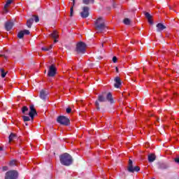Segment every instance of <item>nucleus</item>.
<instances>
[{
	"label": "nucleus",
	"instance_id": "obj_14",
	"mask_svg": "<svg viewBox=\"0 0 179 179\" xmlns=\"http://www.w3.org/2000/svg\"><path fill=\"white\" fill-rule=\"evenodd\" d=\"M169 167H170V166L166 163H158L157 164V168L159 169V170H167Z\"/></svg>",
	"mask_w": 179,
	"mask_h": 179
},
{
	"label": "nucleus",
	"instance_id": "obj_21",
	"mask_svg": "<svg viewBox=\"0 0 179 179\" xmlns=\"http://www.w3.org/2000/svg\"><path fill=\"white\" fill-rule=\"evenodd\" d=\"M16 135L13 133H11L8 137V142L10 143L13 139H15Z\"/></svg>",
	"mask_w": 179,
	"mask_h": 179
},
{
	"label": "nucleus",
	"instance_id": "obj_1",
	"mask_svg": "<svg viewBox=\"0 0 179 179\" xmlns=\"http://www.w3.org/2000/svg\"><path fill=\"white\" fill-rule=\"evenodd\" d=\"M106 101H109L110 104H114V99L111 92L107 93L104 92L98 95V99L95 101V107L97 111H100V103H106Z\"/></svg>",
	"mask_w": 179,
	"mask_h": 179
},
{
	"label": "nucleus",
	"instance_id": "obj_11",
	"mask_svg": "<svg viewBox=\"0 0 179 179\" xmlns=\"http://www.w3.org/2000/svg\"><path fill=\"white\" fill-rule=\"evenodd\" d=\"M89 9L90 8L87 6L83 7V11L80 13L83 19H86V17H89Z\"/></svg>",
	"mask_w": 179,
	"mask_h": 179
},
{
	"label": "nucleus",
	"instance_id": "obj_39",
	"mask_svg": "<svg viewBox=\"0 0 179 179\" xmlns=\"http://www.w3.org/2000/svg\"><path fill=\"white\" fill-rule=\"evenodd\" d=\"M25 125L27 127L29 125V124L27 123V122H24Z\"/></svg>",
	"mask_w": 179,
	"mask_h": 179
},
{
	"label": "nucleus",
	"instance_id": "obj_17",
	"mask_svg": "<svg viewBox=\"0 0 179 179\" xmlns=\"http://www.w3.org/2000/svg\"><path fill=\"white\" fill-rule=\"evenodd\" d=\"M144 15L146 19H148V23H150V24H153V21L152 20V15H150V13L148 12H144Z\"/></svg>",
	"mask_w": 179,
	"mask_h": 179
},
{
	"label": "nucleus",
	"instance_id": "obj_19",
	"mask_svg": "<svg viewBox=\"0 0 179 179\" xmlns=\"http://www.w3.org/2000/svg\"><path fill=\"white\" fill-rule=\"evenodd\" d=\"M156 160V155L155 154H150L148 155L149 163H153Z\"/></svg>",
	"mask_w": 179,
	"mask_h": 179
},
{
	"label": "nucleus",
	"instance_id": "obj_8",
	"mask_svg": "<svg viewBox=\"0 0 179 179\" xmlns=\"http://www.w3.org/2000/svg\"><path fill=\"white\" fill-rule=\"evenodd\" d=\"M17 177H19V173L17 171L13 170L6 173L4 179H17Z\"/></svg>",
	"mask_w": 179,
	"mask_h": 179
},
{
	"label": "nucleus",
	"instance_id": "obj_12",
	"mask_svg": "<svg viewBox=\"0 0 179 179\" xmlns=\"http://www.w3.org/2000/svg\"><path fill=\"white\" fill-rule=\"evenodd\" d=\"M114 87L116 89H120L121 85H122V82L121 81V78L120 77L117 76L114 78Z\"/></svg>",
	"mask_w": 179,
	"mask_h": 179
},
{
	"label": "nucleus",
	"instance_id": "obj_28",
	"mask_svg": "<svg viewBox=\"0 0 179 179\" xmlns=\"http://www.w3.org/2000/svg\"><path fill=\"white\" fill-rule=\"evenodd\" d=\"M0 71L1 72V78H5V76H6V73H8V72H5V70L3 69H1Z\"/></svg>",
	"mask_w": 179,
	"mask_h": 179
},
{
	"label": "nucleus",
	"instance_id": "obj_32",
	"mask_svg": "<svg viewBox=\"0 0 179 179\" xmlns=\"http://www.w3.org/2000/svg\"><path fill=\"white\" fill-rule=\"evenodd\" d=\"M117 57H115V56H114L113 57V62L114 63V64H115V63H117Z\"/></svg>",
	"mask_w": 179,
	"mask_h": 179
},
{
	"label": "nucleus",
	"instance_id": "obj_27",
	"mask_svg": "<svg viewBox=\"0 0 179 179\" xmlns=\"http://www.w3.org/2000/svg\"><path fill=\"white\" fill-rule=\"evenodd\" d=\"M22 120H23L24 122H27V121H30V117L23 115L22 116Z\"/></svg>",
	"mask_w": 179,
	"mask_h": 179
},
{
	"label": "nucleus",
	"instance_id": "obj_43",
	"mask_svg": "<svg viewBox=\"0 0 179 179\" xmlns=\"http://www.w3.org/2000/svg\"><path fill=\"white\" fill-rule=\"evenodd\" d=\"M7 1H13V0H7Z\"/></svg>",
	"mask_w": 179,
	"mask_h": 179
},
{
	"label": "nucleus",
	"instance_id": "obj_41",
	"mask_svg": "<svg viewBox=\"0 0 179 179\" xmlns=\"http://www.w3.org/2000/svg\"><path fill=\"white\" fill-rule=\"evenodd\" d=\"M102 45V47H104V43H102V45Z\"/></svg>",
	"mask_w": 179,
	"mask_h": 179
},
{
	"label": "nucleus",
	"instance_id": "obj_33",
	"mask_svg": "<svg viewBox=\"0 0 179 179\" xmlns=\"http://www.w3.org/2000/svg\"><path fill=\"white\" fill-rule=\"evenodd\" d=\"M174 162L177 163V164H179V157H176L174 159Z\"/></svg>",
	"mask_w": 179,
	"mask_h": 179
},
{
	"label": "nucleus",
	"instance_id": "obj_18",
	"mask_svg": "<svg viewBox=\"0 0 179 179\" xmlns=\"http://www.w3.org/2000/svg\"><path fill=\"white\" fill-rule=\"evenodd\" d=\"M11 3H13V1H7L6 4L4 5L3 10H4V12H6V13H8V7L10 6Z\"/></svg>",
	"mask_w": 179,
	"mask_h": 179
},
{
	"label": "nucleus",
	"instance_id": "obj_34",
	"mask_svg": "<svg viewBox=\"0 0 179 179\" xmlns=\"http://www.w3.org/2000/svg\"><path fill=\"white\" fill-rule=\"evenodd\" d=\"M113 8H117V3H115V1H113Z\"/></svg>",
	"mask_w": 179,
	"mask_h": 179
},
{
	"label": "nucleus",
	"instance_id": "obj_24",
	"mask_svg": "<svg viewBox=\"0 0 179 179\" xmlns=\"http://www.w3.org/2000/svg\"><path fill=\"white\" fill-rule=\"evenodd\" d=\"M16 163H17V161L13 159L10 162L9 166H10L11 167H13V166H17Z\"/></svg>",
	"mask_w": 179,
	"mask_h": 179
},
{
	"label": "nucleus",
	"instance_id": "obj_40",
	"mask_svg": "<svg viewBox=\"0 0 179 179\" xmlns=\"http://www.w3.org/2000/svg\"><path fill=\"white\" fill-rule=\"evenodd\" d=\"M0 150L1 151L3 150V148L2 147H0Z\"/></svg>",
	"mask_w": 179,
	"mask_h": 179
},
{
	"label": "nucleus",
	"instance_id": "obj_36",
	"mask_svg": "<svg viewBox=\"0 0 179 179\" xmlns=\"http://www.w3.org/2000/svg\"><path fill=\"white\" fill-rule=\"evenodd\" d=\"M115 70H116L117 73H118V72H120V71H118V67H116V68H115Z\"/></svg>",
	"mask_w": 179,
	"mask_h": 179
},
{
	"label": "nucleus",
	"instance_id": "obj_38",
	"mask_svg": "<svg viewBox=\"0 0 179 179\" xmlns=\"http://www.w3.org/2000/svg\"><path fill=\"white\" fill-rule=\"evenodd\" d=\"M0 57H4V58H6V56H5V55H0Z\"/></svg>",
	"mask_w": 179,
	"mask_h": 179
},
{
	"label": "nucleus",
	"instance_id": "obj_4",
	"mask_svg": "<svg viewBox=\"0 0 179 179\" xmlns=\"http://www.w3.org/2000/svg\"><path fill=\"white\" fill-rule=\"evenodd\" d=\"M95 29L98 31V33H103L106 29H107V25H106V20L102 17H99L94 22Z\"/></svg>",
	"mask_w": 179,
	"mask_h": 179
},
{
	"label": "nucleus",
	"instance_id": "obj_22",
	"mask_svg": "<svg viewBox=\"0 0 179 179\" xmlns=\"http://www.w3.org/2000/svg\"><path fill=\"white\" fill-rule=\"evenodd\" d=\"M73 8H75V1H73V6L70 8V17L73 16Z\"/></svg>",
	"mask_w": 179,
	"mask_h": 179
},
{
	"label": "nucleus",
	"instance_id": "obj_13",
	"mask_svg": "<svg viewBox=\"0 0 179 179\" xmlns=\"http://www.w3.org/2000/svg\"><path fill=\"white\" fill-rule=\"evenodd\" d=\"M47 96H48V92L44 90H42L40 92L39 96L41 100H43V101H45V99H47Z\"/></svg>",
	"mask_w": 179,
	"mask_h": 179
},
{
	"label": "nucleus",
	"instance_id": "obj_6",
	"mask_svg": "<svg viewBox=\"0 0 179 179\" xmlns=\"http://www.w3.org/2000/svg\"><path fill=\"white\" fill-rule=\"evenodd\" d=\"M57 121L59 124L61 125H65L66 127H69L71 124V120H69V118H68L66 116H59L57 118Z\"/></svg>",
	"mask_w": 179,
	"mask_h": 179
},
{
	"label": "nucleus",
	"instance_id": "obj_10",
	"mask_svg": "<svg viewBox=\"0 0 179 179\" xmlns=\"http://www.w3.org/2000/svg\"><path fill=\"white\" fill-rule=\"evenodd\" d=\"M57 75V68L55 67V64H52L49 67V70L48 71V76L49 78H54Z\"/></svg>",
	"mask_w": 179,
	"mask_h": 179
},
{
	"label": "nucleus",
	"instance_id": "obj_7",
	"mask_svg": "<svg viewBox=\"0 0 179 179\" xmlns=\"http://www.w3.org/2000/svg\"><path fill=\"white\" fill-rule=\"evenodd\" d=\"M140 171L141 168L138 166H134V162H132L131 159H129L127 171H129V173H138Z\"/></svg>",
	"mask_w": 179,
	"mask_h": 179
},
{
	"label": "nucleus",
	"instance_id": "obj_25",
	"mask_svg": "<svg viewBox=\"0 0 179 179\" xmlns=\"http://www.w3.org/2000/svg\"><path fill=\"white\" fill-rule=\"evenodd\" d=\"M24 37V34H23L22 31H20L17 34V38H23Z\"/></svg>",
	"mask_w": 179,
	"mask_h": 179
},
{
	"label": "nucleus",
	"instance_id": "obj_42",
	"mask_svg": "<svg viewBox=\"0 0 179 179\" xmlns=\"http://www.w3.org/2000/svg\"><path fill=\"white\" fill-rule=\"evenodd\" d=\"M45 73H47V70L45 71Z\"/></svg>",
	"mask_w": 179,
	"mask_h": 179
},
{
	"label": "nucleus",
	"instance_id": "obj_3",
	"mask_svg": "<svg viewBox=\"0 0 179 179\" xmlns=\"http://www.w3.org/2000/svg\"><path fill=\"white\" fill-rule=\"evenodd\" d=\"M59 160L62 166H71L73 163V158L68 152L59 155Z\"/></svg>",
	"mask_w": 179,
	"mask_h": 179
},
{
	"label": "nucleus",
	"instance_id": "obj_35",
	"mask_svg": "<svg viewBox=\"0 0 179 179\" xmlns=\"http://www.w3.org/2000/svg\"><path fill=\"white\" fill-rule=\"evenodd\" d=\"M6 170H8V166H3V171H6Z\"/></svg>",
	"mask_w": 179,
	"mask_h": 179
},
{
	"label": "nucleus",
	"instance_id": "obj_31",
	"mask_svg": "<svg viewBox=\"0 0 179 179\" xmlns=\"http://www.w3.org/2000/svg\"><path fill=\"white\" fill-rule=\"evenodd\" d=\"M66 112L67 113V114H71V113L72 112V108H67L66 109Z\"/></svg>",
	"mask_w": 179,
	"mask_h": 179
},
{
	"label": "nucleus",
	"instance_id": "obj_16",
	"mask_svg": "<svg viewBox=\"0 0 179 179\" xmlns=\"http://www.w3.org/2000/svg\"><path fill=\"white\" fill-rule=\"evenodd\" d=\"M157 27V31L160 32V31H163V30H164V29H166V26L164 24H163L162 23H158L156 26Z\"/></svg>",
	"mask_w": 179,
	"mask_h": 179
},
{
	"label": "nucleus",
	"instance_id": "obj_5",
	"mask_svg": "<svg viewBox=\"0 0 179 179\" xmlns=\"http://www.w3.org/2000/svg\"><path fill=\"white\" fill-rule=\"evenodd\" d=\"M86 47H87V45H86L85 42H78L76 46V51L77 54H85V52H86Z\"/></svg>",
	"mask_w": 179,
	"mask_h": 179
},
{
	"label": "nucleus",
	"instance_id": "obj_37",
	"mask_svg": "<svg viewBox=\"0 0 179 179\" xmlns=\"http://www.w3.org/2000/svg\"><path fill=\"white\" fill-rule=\"evenodd\" d=\"M54 43H58V40H57V38H55Z\"/></svg>",
	"mask_w": 179,
	"mask_h": 179
},
{
	"label": "nucleus",
	"instance_id": "obj_9",
	"mask_svg": "<svg viewBox=\"0 0 179 179\" xmlns=\"http://www.w3.org/2000/svg\"><path fill=\"white\" fill-rule=\"evenodd\" d=\"M36 23H38L40 22V18H38V15H32L31 18H29L27 20V26L28 29H31V26H33L34 22Z\"/></svg>",
	"mask_w": 179,
	"mask_h": 179
},
{
	"label": "nucleus",
	"instance_id": "obj_30",
	"mask_svg": "<svg viewBox=\"0 0 179 179\" xmlns=\"http://www.w3.org/2000/svg\"><path fill=\"white\" fill-rule=\"evenodd\" d=\"M22 31H23V34H24V36L26 34V35H29L30 34V31L27 30V29H24L22 30Z\"/></svg>",
	"mask_w": 179,
	"mask_h": 179
},
{
	"label": "nucleus",
	"instance_id": "obj_2",
	"mask_svg": "<svg viewBox=\"0 0 179 179\" xmlns=\"http://www.w3.org/2000/svg\"><path fill=\"white\" fill-rule=\"evenodd\" d=\"M22 113L24 114V115H28L30 117L31 121H34V117L37 116V110H36V108H34V105H30L29 106V113H27L29 111V108L27 106H24L22 108Z\"/></svg>",
	"mask_w": 179,
	"mask_h": 179
},
{
	"label": "nucleus",
	"instance_id": "obj_44",
	"mask_svg": "<svg viewBox=\"0 0 179 179\" xmlns=\"http://www.w3.org/2000/svg\"><path fill=\"white\" fill-rule=\"evenodd\" d=\"M159 119L158 118V119H157V121H158V122H159Z\"/></svg>",
	"mask_w": 179,
	"mask_h": 179
},
{
	"label": "nucleus",
	"instance_id": "obj_26",
	"mask_svg": "<svg viewBox=\"0 0 179 179\" xmlns=\"http://www.w3.org/2000/svg\"><path fill=\"white\" fill-rule=\"evenodd\" d=\"M52 48V45H51L50 47H43L41 48L42 51H50Z\"/></svg>",
	"mask_w": 179,
	"mask_h": 179
},
{
	"label": "nucleus",
	"instance_id": "obj_20",
	"mask_svg": "<svg viewBox=\"0 0 179 179\" xmlns=\"http://www.w3.org/2000/svg\"><path fill=\"white\" fill-rule=\"evenodd\" d=\"M50 37L52 38H58L59 35H58V31H54L52 34L50 35Z\"/></svg>",
	"mask_w": 179,
	"mask_h": 179
},
{
	"label": "nucleus",
	"instance_id": "obj_29",
	"mask_svg": "<svg viewBox=\"0 0 179 179\" xmlns=\"http://www.w3.org/2000/svg\"><path fill=\"white\" fill-rule=\"evenodd\" d=\"M83 3H84V5H90V3H94V1H83Z\"/></svg>",
	"mask_w": 179,
	"mask_h": 179
},
{
	"label": "nucleus",
	"instance_id": "obj_15",
	"mask_svg": "<svg viewBox=\"0 0 179 179\" xmlns=\"http://www.w3.org/2000/svg\"><path fill=\"white\" fill-rule=\"evenodd\" d=\"M13 26H14V24L13 22H7L5 23V29L7 31H10Z\"/></svg>",
	"mask_w": 179,
	"mask_h": 179
},
{
	"label": "nucleus",
	"instance_id": "obj_23",
	"mask_svg": "<svg viewBox=\"0 0 179 179\" xmlns=\"http://www.w3.org/2000/svg\"><path fill=\"white\" fill-rule=\"evenodd\" d=\"M123 23L124 24H126V26H129V24H131V20H129V18H124Z\"/></svg>",
	"mask_w": 179,
	"mask_h": 179
}]
</instances>
